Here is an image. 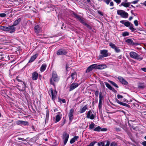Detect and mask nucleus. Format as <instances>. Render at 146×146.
Wrapping results in <instances>:
<instances>
[{"label": "nucleus", "instance_id": "1", "mask_svg": "<svg viewBox=\"0 0 146 146\" xmlns=\"http://www.w3.org/2000/svg\"><path fill=\"white\" fill-rule=\"evenodd\" d=\"M60 79L59 77L57 75L56 72L54 71L52 72V77L50 80L51 84L55 86L54 82H58Z\"/></svg>", "mask_w": 146, "mask_h": 146}, {"label": "nucleus", "instance_id": "2", "mask_svg": "<svg viewBox=\"0 0 146 146\" xmlns=\"http://www.w3.org/2000/svg\"><path fill=\"white\" fill-rule=\"evenodd\" d=\"M120 22L124 24L126 27H129V29L133 32H134L135 30H136V29L134 28V26L129 21H125L124 20H121L120 21Z\"/></svg>", "mask_w": 146, "mask_h": 146}, {"label": "nucleus", "instance_id": "3", "mask_svg": "<svg viewBox=\"0 0 146 146\" xmlns=\"http://www.w3.org/2000/svg\"><path fill=\"white\" fill-rule=\"evenodd\" d=\"M130 57L134 59H137L139 60H141L143 59V57H141L138 54L134 52H131L129 53Z\"/></svg>", "mask_w": 146, "mask_h": 146}, {"label": "nucleus", "instance_id": "4", "mask_svg": "<svg viewBox=\"0 0 146 146\" xmlns=\"http://www.w3.org/2000/svg\"><path fill=\"white\" fill-rule=\"evenodd\" d=\"M99 102L98 106V108L100 110H101L102 107V104L104 102V96L101 92L99 93Z\"/></svg>", "mask_w": 146, "mask_h": 146}, {"label": "nucleus", "instance_id": "5", "mask_svg": "<svg viewBox=\"0 0 146 146\" xmlns=\"http://www.w3.org/2000/svg\"><path fill=\"white\" fill-rule=\"evenodd\" d=\"M117 14L123 18H127L128 16V14L125 11L121 10H118L117 11Z\"/></svg>", "mask_w": 146, "mask_h": 146}, {"label": "nucleus", "instance_id": "6", "mask_svg": "<svg viewBox=\"0 0 146 146\" xmlns=\"http://www.w3.org/2000/svg\"><path fill=\"white\" fill-rule=\"evenodd\" d=\"M68 53L67 50L64 48H60L56 52V54L58 56L66 55Z\"/></svg>", "mask_w": 146, "mask_h": 146}, {"label": "nucleus", "instance_id": "7", "mask_svg": "<svg viewBox=\"0 0 146 146\" xmlns=\"http://www.w3.org/2000/svg\"><path fill=\"white\" fill-rule=\"evenodd\" d=\"M18 87V89L20 91H23L25 90V88L26 87V84L24 82H23L22 83H19L17 85Z\"/></svg>", "mask_w": 146, "mask_h": 146}, {"label": "nucleus", "instance_id": "8", "mask_svg": "<svg viewBox=\"0 0 146 146\" xmlns=\"http://www.w3.org/2000/svg\"><path fill=\"white\" fill-rule=\"evenodd\" d=\"M49 93H51L52 100L54 101L57 95V91L56 90L54 91L53 89L52 88H51L50 89Z\"/></svg>", "mask_w": 146, "mask_h": 146}, {"label": "nucleus", "instance_id": "9", "mask_svg": "<svg viewBox=\"0 0 146 146\" xmlns=\"http://www.w3.org/2000/svg\"><path fill=\"white\" fill-rule=\"evenodd\" d=\"M69 137V134L66 132H64L62 138L64 140V144L65 145L66 144Z\"/></svg>", "mask_w": 146, "mask_h": 146}, {"label": "nucleus", "instance_id": "10", "mask_svg": "<svg viewBox=\"0 0 146 146\" xmlns=\"http://www.w3.org/2000/svg\"><path fill=\"white\" fill-rule=\"evenodd\" d=\"M109 44L111 48L114 49L116 52L118 53L121 51V50L119 49V48L116 46L114 44L112 43H111Z\"/></svg>", "mask_w": 146, "mask_h": 146}, {"label": "nucleus", "instance_id": "11", "mask_svg": "<svg viewBox=\"0 0 146 146\" xmlns=\"http://www.w3.org/2000/svg\"><path fill=\"white\" fill-rule=\"evenodd\" d=\"M16 124L17 125H29L28 121L21 120H18L16 122Z\"/></svg>", "mask_w": 146, "mask_h": 146}, {"label": "nucleus", "instance_id": "12", "mask_svg": "<svg viewBox=\"0 0 146 146\" xmlns=\"http://www.w3.org/2000/svg\"><path fill=\"white\" fill-rule=\"evenodd\" d=\"M74 113V109L73 108H71L68 114V117L69 120L71 121L73 119V114Z\"/></svg>", "mask_w": 146, "mask_h": 146}, {"label": "nucleus", "instance_id": "13", "mask_svg": "<svg viewBox=\"0 0 146 146\" xmlns=\"http://www.w3.org/2000/svg\"><path fill=\"white\" fill-rule=\"evenodd\" d=\"M77 73L76 72H74L72 73L69 76L67 79H68L69 78H71V82H72L75 78L76 79L77 78Z\"/></svg>", "mask_w": 146, "mask_h": 146}, {"label": "nucleus", "instance_id": "14", "mask_svg": "<svg viewBox=\"0 0 146 146\" xmlns=\"http://www.w3.org/2000/svg\"><path fill=\"white\" fill-rule=\"evenodd\" d=\"M79 85V84L78 83L74 82L70 86L69 91H70L73 90L78 87Z\"/></svg>", "mask_w": 146, "mask_h": 146}, {"label": "nucleus", "instance_id": "15", "mask_svg": "<svg viewBox=\"0 0 146 146\" xmlns=\"http://www.w3.org/2000/svg\"><path fill=\"white\" fill-rule=\"evenodd\" d=\"M117 78L119 80V82L122 84L125 85H127L128 82L123 77L121 76H119Z\"/></svg>", "mask_w": 146, "mask_h": 146}, {"label": "nucleus", "instance_id": "16", "mask_svg": "<svg viewBox=\"0 0 146 146\" xmlns=\"http://www.w3.org/2000/svg\"><path fill=\"white\" fill-rule=\"evenodd\" d=\"M125 42L129 45L136 46L138 44L134 42L131 39H128L126 40Z\"/></svg>", "mask_w": 146, "mask_h": 146}, {"label": "nucleus", "instance_id": "17", "mask_svg": "<svg viewBox=\"0 0 146 146\" xmlns=\"http://www.w3.org/2000/svg\"><path fill=\"white\" fill-rule=\"evenodd\" d=\"M107 130V129L106 128H102L100 126H98L96 127L94 129V131H97L99 132L101 131H105Z\"/></svg>", "mask_w": 146, "mask_h": 146}, {"label": "nucleus", "instance_id": "18", "mask_svg": "<svg viewBox=\"0 0 146 146\" xmlns=\"http://www.w3.org/2000/svg\"><path fill=\"white\" fill-rule=\"evenodd\" d=\"M73 14L78 21L80 22L82 24L84 22V21L81 18V17L79 15H77L75 13H73Z\"/></svg>", "mask_w": 146, "mask_h": 146}, {"label": "nucleus", "instance_id": "19", "mask_svg": "<svg viewBox=\"0 0 146 146\" xmlns=\"http://www.w3.org/2000/svg\"><path fill=\"white\" fill-rule=\"evenodd\" d=\"M38 73L36 72H33L32 74L31 78L33 80H36L38 78Z\"/></svg>", "mask_w": 146, "mask_h": 146}, {"label": "nucleus", "instance_id": "20", "mask_svg": "<svg viewBox=\"0 0 146 146\" xmlns=\"http://www.w3.org/2000/svg\"><path fill=\"white\" fill-rule=\"evenodd\" d=\"M86 117L87 118H90L91 119H94V114L92 113V111L90 110L88 112Z\"/></svg>", "mask_w": 146, "mask_h": 146}, {"label": "nucleus", "instance_id": "21", "mask_svg": "<svg viewBox=\"0 0 146 146\" xmlns=\"http://www.w3.org/2000/svg\"><path fill=\"white\" fill-rule=\"evenodd\" d=\"M15 28L12 25L11 26H9L8 27V31L11 33H12L15 31Z\"/></svg>", "mask_w": 146, "mask_h": 146}, {"label": "nucleus", "instance_id": "22", "mask_svg": "<svg viewBox=\"0 0 146 146\" xmlns=\"http://www.w3.org/2000/svg\"><path fill=\"white\" fill-rule=\"evenodd\" d=\"M100 53L104 57H106L108 56V50H101L100 51Z\"/></svg>", "mask_w": 146, "mask_h": 146}, {"label": "nucleus", "instance_id": "23", "mask_svg": "<svg viewBox=\"0 0 146 146\" xmlns=\"http://www.w3.org/2000/svg\"><path fill=\"white\" fill-rule=\"evenodd\" d=\"M94 64H92L89 66L87 69L86 70V72L88 73L91 71L93 69H95V66Z\"/></svg>", "mask_w": 146, "mask_h": 146}, {"label": "nucleus", "instance_id": "24", "mask_svg": "<svg viewBox=\"0 0 146 146\" xmlns=\"http://www.w3.org/2000/svg\"><path fill=\"white\" fill-rule=\"evenodd\" d=\"M116 102L117 103H118V104H119L120 105H122L123 106H126V107H127L129 108H130V106L129 104H128L126 103L121 102L117 99H116Z\"/></svg>", "mask_w": 146, "mask_h": 146}, {"label": "nucleus", "instance_id": "25", "mask_svg": "<svg viewBox=\"0 0 146 146\" xmlns=\"http://www.w3.org/2000/svg\"><path fill=\"white\" fill-rule=\"evenodd\" d=\"M111 0H103V1L107 5H108L110 3V6H113L114 5V3L113 1H111Z\"/></svg>", "mask_w": 146, "mask_h": 146}, {"label": "nucleus", "instance_id": "26", "mask_svg": "<svg viewBox=\"0 0 146 146\" xmlns=\"http://www.w3.org/2000/svg\"><path fill=\"white\" fill-rule=\"evenodd\" d=\"M38 56V54H36L32 56L29 60V62L30 63L33 62L36 58Z\"/></svg>", "mask_w": 146, "mask_h": 146}, {"label": "nucleus", "instance_id": "27", "mask_svg": "<svg viewBox=\"0 0 146 146\" xmlns=\"http://www.w3.org/2000/svg\"><path fill=\"white\" fill-rule=\"evenodd\" d=\"M34 31L37 33H39L41 31L40 27L38 25L35 26L34 27Z\"/></svg>", "mask_w": 146, "mask_h": 146}, {"label": "nucleus", "instance_id": "28", "mask_svg": "<svg viewBox=\"0 0 146 146\" xmlns=\"http://www.w3.org/2000/svg\"><path fill=\"white\" fill-rule=\"evenodd\" d=\"M95 66V69H102L104 68V65H98L97 64H94Z\"/></svg>", "mask_w": 146, "mask_h": 146}, {"label": "nucleus", "instance_id": "29", "mask_svg": "<svg viewBox=\"0 0 146 146\" xmlns=\"http://www.w3.org/2000/svg\"><path fill=\"white\" fill-rule=\"evenodd\" d=\"M21 19L20 18H19L17 19L15 21H14L13 22V26L14 27H15L18 25L21 22Z\"/></svg>", "mask_w": 146, "mask_h": 146}, {"label": "nucleus", "instance_id": "30", "mask_svg": "<svg viewBox=\"0 0 146 146\" xmlns=\"http://www.w3.org/2000/svg\"><path fill=\"white\" fill-rule=\"evenodd\" d=\"M56 116V122H58L59 121L61 118L62 115L60 113V112H59Z\"/></svg>", "mask_w": 146, "mask_h": 146}, {"label": "nucleus", "instance_id": "31", "mask_svg": "<svg viewBox=\"0 0 146 146\" xmlns=\"http://www.w3.org/2000/svg\"><path fill=\"white\" fill-rule=\"evenodd\" d=\"M130 4L131 3L130 2H122L120 5V6H123L125 7H129L130 5Z\"/></svg>", "mask_w": 146, "mask_h": 146}, {"label": "nucleus", "instance_id": "32", "mask_svg": "<svg viewBox=\"0 0 146 146\" xmlns=\"http://www.w3.org/2000/svg\"><path fill=\"white\" fill-rule=\"evenodd\" d=\"M47 65L46 64H42L40 68V71L42 72H44L46 69Z\"/></svg>", "mask_w": 146, "mask_h": 146}, {"label": "nucleus", "instance_id": "33", "mask_svg": "<svg viewBox=\"0 0 146 146\" xmlns=\"http://www.w3.org/2000/svg\"><path fill=\"white\" fill-rule=\"evenodd\" d=\"M79 137L77 136H75L70 141V143L71 144H72L74 143L76 140H77V139Z\"/></svg>", "mask_w": 146, "mask_h": 146}, {"label": "nucleus", "instance_id": "34", "mask_svg": "<svg viewBox=\"0 0 146 146\" xmlns=\"http://www.w3.org/2000/svg\"><path fill=\"white\" fill-rule=\"evenodd\" d=\"M88 107L87 105H85L80 110V113H82L87 109Z\"/></svg>", "mask_w": 146, "mask_h": 146}, {"label": "nucleus", "instance_id": "35", "mask_svg": "<svg viewBox=\"0 0 146 146\" xmlns=\"http://www.w3.org/2000/svg\"><path fill=\"white\" fill-rule=\"evenodd\" d=\"M105 84L106 86L109 89L112 90V91L115 90L114 89L112 88L109 83L106 82H105Z\"/></svg>", "mask_w": 146, "mask_h": 146}, {"label": "nucleus", "instance_id": "36", "mask_svg": "<svg viewBox=\"0 0 146 146\" xmlns=\"http://www.w3.org/2000/svg\"><path fill=\"white\" fill-rule=\"evenodd\" d=\"M1 30L5 31H8V27L2 26L0 27Z\"/></svg>", "mask_w": 146, "mask_h": 146}, {"label": "nucleus", "instance_id": "37", "mask_svg": "<svg viewBox=\"0 0 146 146\" xmlns=\"http://www.w3.org/2000/svg\"><path fill=\"white\" fill-rule=\"evenodd\" d=\"M82 24L85 26H86L87 27L88 29H92L91 27L88 24L86 23L85 22H84L82 23Z\"/></svg>", "mask_w": 146, "mask_h": 146}, {"label": "nucleus", "instance_id": "38", "mask_svg": "<svg viewBox=\"0 0 146 146\" xmlns=\"http://www.w3.org/2000/svg\"><path fill=\"white\" fill-rule=\"evenodd\" d=\"M122 35L123 36H128L129 35V33L127 31H125L124 32H123L122 33Z\"/></svg>", "mask_w": 146, "mask_h": 146}, {"label": "nucleus", "instance_id": "39", "mask_svg": "<svg viewBox=\"0 0 146 146\" xmlns=\"http://www.w3.org/2000/svg\"><path fill=\"white\" fill-rule=\"evenodd\" d=\"M109 82L111 84H112L116 88H118V86H117V85L114 82H113L112 81H110Z\"/></svg>", "mask_w": 146, "mask_h": 146}, {"label": "nucleus", "instance_id": "40", "mask_svg": "<svg viewBox=\"0 0 146 146\" xmlns=\"http://www.w3.org/2000/svg\"><path fill=\"white\" fill-rule=\"evenodd\" d=\"M95 124L94 123H91L89 126V128L90 129H93L94 128Z\"/></svg>", "mask_w": 146, "mask_h": 146}, {"label": "nucleus", "instance_id": "41", "mask_svg": "<svg viewBox=\"0 0 146 146\" xmlns=\"http://www.w3.org/2000/svg\"><path fill=\"white\" fill-rule=\"evenodd\" d=\"M145 87V86L143 84H140L138 86V88H139L143 89Z\"/></svg>", "mask_w": 146, "mask_h": 146}, {"label": "nucleus", "instance_id": "42", "mask_svg": "<svg viewBox=\"0 0 146 146\" xmlns=\"http://www.w3.org/2000/svg\"><path fill=\"white\" fill-rule=\"evenodd\" d=\"M58 102H62V103H64L66 102V100L65 99H61L60 98H59Z\"/></svg>", "mask_w": 146, "mask_h": 146}, {"label": "nucleus", "instance_id": "43", "mask_svg": "<svg viewBox=\"0 0 146 146\" xmlns=\"http://www.w3.org/2000/svg\"><path fill=\"white\" fill-rule=\"evenodd\" d=\"M96 143V141H93L91 142L89 145V146H94V144Z\"/></svg>", "mask_w": 146, "mask_h": 146}, {"label": "nucleus", "instance_id": "44", "mask_svg": "<svg viewBox=\"0 0 146 146\" xmlns=\"http://www.w3.org/2000/svg\"><path fill=\"white\" fill-rule=\"evenodd\" d=\"M6 16V15L5 13H0V17H5Z\"/></svg>", "mask_w": 146, "mask_h": 146}, {"label": "nucleus", "instance_id": "45", "mask_svg": "<svg viewBox=\"0 0 146 146\" xmlns=\"http://www.w3.org/2000/svg\"><path fill=\"white\" fill-rule=\"evenodd\" d=\"M134 23L136 26H137L138 25V23L137 20H135L134 21Z\"/></svg>", "mask_w": 146, "mask_h": 146}, {"label": "nucleus", "instance_id": "46", "mask_svg": "<svg viewBox=\"0 0 146 146\" xmlns=\"http://www.w3.org/2000/svg\"><path fill=\"white\" fill-rule=\"evenodd\" d=\"M98 145V146H101L102 145V146H104V143L102 142H99Z\"/></svg>", "mask_w": 146, "mask_h": 146}, {"label": "nucleus", "instance_id": "47", "mask_svg": "<svg viewBox=\"0 0 146 146\" xmlns=\"http://www.w3.org/2000/svg\"><path fill=\"white\" fill-rule=\"evenodd\" d=\"M110 146H117V144L115 142H112Z\"/></svg>", "mask_w": 146, "mask_h": 146}, {"label": "nucleus", "instance_id": "48", "mask_svg": "<svg viewBox=\"0 0 146 146\" xmlns=\"http://www.w3.org/2000/svg\"><path fill=\"white\" fill-rule=\"evenodd\" d=\"M139 0H135V1L131 2V3H133V4H136L138 3L139 1Z\"/></svg>", "mask_w": 146, "mask_h": 146}, {"label": "nucleus", "instance_id": "49", "mask_svg": "<svg viewBox=\"0 0 146 146\" xmlns=\"http://www.w3.org/2000/svg\"><path fill=\"white\" fill-rule=\"evenodd\" d=\"M49 115V112L48 110L46 111V118H48Z\"/></svg>", "mask_w": 146, "mask_h": 146}, {"label": "nucleus", "instance_id": "50", "mask_svg": "<svg viewBox=\"0 0 146 146\" xmlns=\"http://www.w3.org/2000/svg\"><path fill=\"white\" fill-rule=\"evenodd\" d=\"M123 97V96L122 95H121L119 94H118L117 95V98L119 99L122 98Z\"/></svg>", "mask_w": 146, "mask_h": 146}, {"label": "nucleus", "instance_id": "51", "mask_svg": "<svg viewBox=\"0 0 146 146\" xmlns=\"http://www.w3.org/2000/svg\"><path fill=\"white\" fill-rule=\"evenodd\" d=\"M98 94H99V91L98 90L96 91L95 92V95L96 97H98Z\"/></svg>", "mask_w": 146, "mask_h": 146}, {"label": "nucleus", "instance_id": "52", "mask_svg": "<svg viewBox=\"0 0 146 146\" xmlns=\"http://www.w3.org/2000/svg\"><path fill=\"white\" fill-rule=\"evenodd\" d=\"M114 1L116 2L117 4H119L121 2V0H114Z\"/></svg>", "mask_w": 146, "mask_h": 146}, {"label": "nucleus", "instance_id": "53", "mask_svg": "<svg viewBox=\"0 0 146 146\" xmlns=\"http://www.w3.org/2000/svg\"><path fill=\"white\" fill-rule=\"evenodd\" d=\"M16 79L18 82H21V83H22V82H23L21 80L19 79L18 77H17Z\"/></svg>", "mask_w": 146, "mask_h": 146}, {"label": "nucleus", "instance_id": "54", "mask_svg": "<svg viewBox=\"0 0 146 146\" xmlns=\"http://www.w3.org/2000/svg\"><path fill=\"white\" fill-rule=\"evenodd\" d=\"M142 145L143 146H146V141H144L142 143Z\"/></svg>", "mask_w": 146, "mask_h": 146}, {"label": "nucleus", "instance_id": "55", "mask_svg": "<svg viewBox=\"0 0 146 146\" xmlns=\"http://www.w3.org/2000/svg\"><path fill=\"white\" fill-rule=\"evenodd\" d=\"M98 13L99 14L101 15L102 16H103V13L102 12L100 11H98Z\"/></svg>", "mask_w": 146, "mask_h": 146}, {"label": "nucleus", "instance_id": "56", "mask_svg": "<svg viewBox=\"0 0 146 146\" xmlns=\"http://www.w3.org/2000/svg\"><path fill=\"white\" fill-rule=\"evenodd\" d=\"M141 70L144 71V72H146V68H141Z\"/></svg>", "mask_w": 146, "mask_h": 146}, {"label": "nucleus", "instance_id": "57", "mask_svg": "<svg viewBox=\"0 0 146 146\" xmlns=\"http://www.w3.org/2000/svg\"><path fill=\"white\" fill-rule=\"evenodd\" d=\"M110 143L109 141H107V143L105 146H109Z\"/></svg>", "mask_w": 146, "mask_h": 146}, {"label": "nucleus", "instance_id": "58", "mask_svg": "<svg viewBox=\"0 0 146 146\" xmlns=\"http://www.w3.org/2000/svg\"><path fill=\"white\" fill-rule=\"evenodd\" d=\"M137 29L139 31H142L143 30L141 28H137Z\"/></svg>", "mask_w": 146, "mask_h": 146}, {"label": "nucleus", "instance_id": "59", "mask_svg": "<svg viewBox=\"0 0 146 146\" xmlns=\"http://www.w3.org/2000/svg\"><path fill=\"white\" fill-rule=\"evenodd\" d=\"M68 68H69V67H68V65L67 64H66V70H67Z\"/></svg>", "mask_w": 146, "mask_h": 146}, {"label": "nucleus", "instance_id": "60", "mask_svg": "<svg viewBox=\"0 0 146 146\" xmlns=\"http://www.w3.org/2000/svg\"><path fill=\"white\" fill-rule=\"evenodd\" d=\"M143 4L146 6V1H145L143 3Z\"/></svg>", "mask_w": 146, "mask_h": 146}, {"label": "nucleus", "instance_id": "61", "mask_svg": "<svg viewBox=\"0 0 146 146\" xmlns=\"http://www.w3.org/2000/svg\"><path fill=\"white\" fill-rule=\"evenodd\" d=\"M133 19V17H130L129 18V21Z\"/></svg>", "mask_w": 146, "mask_h": 146}, {"label": "nucleus", "instance_id": "62", "mask_svg": "<svg viewBox=\"0 0 146 146\" xmlns=\"http://www.w3.org/2000/svg\"><path fill=\"white\" fill-rule=\"evenodd\" d=\"M18 139L19 140H21L23 141H24V139H23V138H18Z\"/></svg>", "mask_w": 146, "mask_h": 146}, {"label": "nucleus", "instance_id": "63", "mask_svg": "<svg viewBox=\"0 0 146 146\" xmlns=\"http://www.w3.org/2000/svg\"><path fill=\"white\" fill-rule=\"evenodd\" d=\"M131 13L132 14H133H133H134L133 13V10H131Z\"/></svg>", "mask_w": 146, "mask_h": 146}, {"label": "nucleus", "instance_id": "64", "mask_svg": "<svg viewBox=\"0 0 146 146\" xmlns=\"http://www.w3.org/2000/svg\"><path fill=\"white\" fill-rule=\"evenodd\" d=\"M144 25L146 27V22L144 23Z\"/></svg>", "mask_w": 146, "mask_h": 146}]
</instances>
